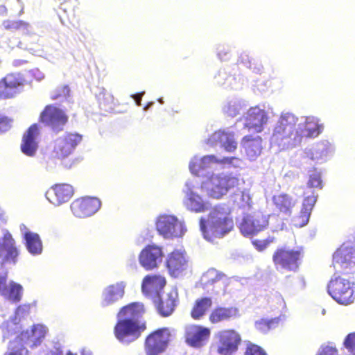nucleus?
Wrapping results in <instances>:
<instances>
[{
	"mask_svg": "<svg viewBox=\"0 0 355 355\" xmlns=\"http://www.w3.org/2000/svg\"><path fill=\"white\" fill-rule=\"evenodd\" d=\"M333 261L340 270L328 283V293L338 304H350L355 300V282L348 275L353 273L355 254L347 248L339 249L334 253Z\"/></svg>",
	"mask_w": 355,
	"mask_h": 355,
	"instance_id": "f257e3e1",
	"label": "nucleus"
},
{
	"mask_svg": "<svg viewBox=\"0 0 355 355\" xmlns=\"http://www.w3.org/2000/svg\"><path fill=\"white\" fill-rule=\"evenodd\" d=\"M145 311L141 302H132L121 307L117 313L118 320L114 327L116 339L125 343L137 340L147 329L145 321L138 320Z\"/></svg>",
	"mask_w": 355,
	"mask_h": 355,
	"instance_id": "f03ea898",
	"label": "nucleus"
},
{
	"mask_svg": "<svg viewBox=\"0 0 355 355\" xmlns=\"http://www.w3.org/2000/svg\"><path fill=\"white\" fill-rule=\"evenodd\" d=\"M298 118L291 112H283L279 116L270 137L271 147L279 150L293 148L302 141V136L297 130Z\"/></svg>",
	"mask_w": 355,
	"mask_h": 355,
	"instance_id": "7ed1b4c3",
	"label": "nucleus"
},
{
	"mask_svg": "<svg viewBox=\"0 0 355 355\" xmlns=\"http://www.w3.org/2000/svg\"><path fill=\"white\" fill-rule=\"evenodd\" d=\"M210 216L207 225L204 219H201L200 223V229L207 240L212 241L216 238H221L233 229V220L226 211L220 212L218 208L215 207Z\"/></svg>",
	"mask_w": 355,
	"mask_h": 355,
	"instance_id": "20e7f679",
	"label": "nucleus"
},
{
	"mask_svg": "<svg viewBox=\"0 0 355 355\" xmlns=\"http://www.w3.org/2000/svg\"><path fill=\"white\" fill-rule=\"evenodd\" d=\"M244 181L229 174L211 175L205 183L207 195L214 199H220L230 191L240 190V185Z\"/></svg>",
	"mask_w": 355,
	"mask_h": 355,
	"instance_id": "39448f33",
	"label": "nucleus"
},
{
	"mask_svg": "<svg viewBox=\"0 0 355 355\" xmlns=\"http://www.w3.org/2000/svg\"><path fill=\"white\" fill-rule=\"evenodd\" d=\"M303 257L301 250L287 247L277 248L272 254V262L277 270L296 272Z\"/></svg>",
	"mask_w": 355,
	"mask_h": 355,
	"instance_id": "423d86ee",
	"label": "nucleus"
},
{
	"mask_svg": "<svg viewBox=\"0 0 355 355\" xmlns=\"http://www.w3.org/2000/svg\"><path fill=\"white\" fill-rule=\"evenodd\" d=\"M173 338V332L168 327H162L152 331L144 340L146 354L159 355L164 352Z\"/></svg>",
	"mask_w": 355,
	"mask_h": 355,
	"instance_id": "0eeeda50",
	"label": "nucleus"
},
{
	"mask_svg": "<svg viewBox=\"0 0 355 355\" xmlns=\"http://www.w3.org/2000/svg\"><path fill=\"white\" fill-rule=\"evenodd\" d=\"M269 225V215L257 211L243 216L239 230L244 236H253L264 231Z\"/></svg>",
	"mask_w": 355,
	"mask_h": 355,
	"instance_id": "6e6552de",
	"label": "nucleus"
},
{
	"mask_svg": "<svg viewBox=\"0 0 355 355\" xmlns=\"http://www.w3.org/2000/svg\"><path fill=\"white\" fill-rule=\"evenodd\" d=\"M46 334V329L44 326L41 324L33 325L30 330L22 331L17 338L10 341L6 352H10L13 350V346L15 345L22 347L26 350L27 349L24 344H29L31 347H36L42 343Z\"/></svg>",
	"mask_w": 355,
	"mask_h": 355,
	"instance_id": "1a4fd4ad",
	"label": "nucleus"
},
{
	"mask_svg": "<svg viewBox=\"0 0 355 355\" xmlns=\"http://www.w3.org/2000/svg\"><path fill=\"white\" fill-rule=\"evenodd\" d=\"M68 121V115L53 105L45 106L40 115V122L49 127L56 134L64 130Z\"/></svg>",
	"mask_w": 355,
	"mask_h": 355,
	"instance_id": "9d476101",
	"label": "nucleus"
},
{
	"mask_svg": "<svg viewBox=\"0 0 355 355\" xmlns=\"http://www.w3.org/2000/svg\"><path fill=\"white\" fill-rule=\"evenodd\" d=\"M216 352L219 355H233L241 343L240 334L234 329H224L217 334Z\"/></svg>",
	"mask_w": 355,
	"mask_h": 355,
	"instance_id": "9b49d317",
	"label": "nucleus"
},
{
	"mask_svg": "<svg viewBox=\"0 0 355 355\" xmlns=\"http://www.w3.org/2000/svg\"><path fill=\"white\" fill-rule=\"evenodd\" d=\"M82 140L83 135L78 132H66L55 140L53 152L58 159H63L73 153Z\"/></svg>",
	"mask_w": 355,
	"mask_h": 355,
	"instance_id": "f8f14e48",
	"label": "nucleus"
},
{
	"mask_svg": "<svg viewBox=\"0 0 355 355\" xmlns=\"http://www.w3.org/2000/svg\"><path fill=\"white\" fill-rule=\"evenodd\" d=\"M157 231L165 239H173L184 234L182 223L174 216L163 214L157 218L155 222Z\"/></svg>",
	"mask_w": 355,
	"mask_h": 355,
	"instance_id": "ddd939ff",
	"label": "nucleus"
},
{
	"mask_svg": "<svg viewBox=\"0 0 355 355\" xmlns=\"http://www.w3.org/2000/svg\"><path fill=\"white\" fill-rule=\"evenodd\" d=\"M20 254L19 248L11 233L6 230L0 237L1 264H16Z\"/></svg>",
	"mask_w": 355,
	"mask_h": 355,
	"instance_id": "4468645a",
	"label": "nucleus"
},
{
	"mask_svg": "<svg viewBox=\"0 0 355 355\" xmlns=\"http://www.w3.org/2000/svg\"><path fill=\"white\" fill-rule=\"evenodd\" d=\"M25 80L19 73H10L0 79V99L14 98L24 87Z\"/></svg>",
	"mask_w": 355,
	"mask_h": 355,
	"instance_id": "2eb2a0df",
	"label": "nucleus"
},
{
	"mask_svg": "<svg viewBox=\"0 0 355 355\" xmlns=\"http://www.w3.org/2000/svg\"><path fill=\"white\" fill-rule=\"evenodd\" d=\"M210 336V329L200 324H189L184 329L185 342L192 347H202L208 341Z\"/></svg>",
	"mask_w": 355,
	"mask_h": 355,
	"instance_id": "dca6fc26",
	"label": "nucleus"
},
{
	"mask_svg": "<svg viewBox=\"0 0 355 355\" xmlns=\"http://www.w3.org/2000/svg\"><path fill=\"white\" fill-rule=\"evenodd\" d=\"M164 253L162 248L155 245H146L140 252L139 261L146 270H152L162 263Z\"/></svg>",
	"mask_w": 355,
	"mask_h": 355,
	"instance_id": "f3484780",
	"label": "nucleus"
},
{
	"mask_svg": "<svg viewBox=\"0 0 355 355\" xmlns=\"http://www.w3.org/2000/svg\"><path fill=\"white\" fill-rule=\"evenodd\" d=\"M101 201L96 198L85 197L75 200L71 205L73 215L78 218L89 217L101 207Z\"/></svg>",
	"mask_w": 355,
	"mask_h": 355,
	"instance_id": "a211bd4d",
	"label": "nucleus"
},
{
	"mask_svg": "<svg viewBox=\"0 0 355 355\" xmlns=\"http://www.w3.org/2000/svg\"><path fill=\"white\" fill-rule=\"evenodd\" d=\"M268 115L266 110L259 107H250L245 117L244 127L248 130L260 133L264 130V126L268 122Z\"/></svg>",
	"mask_w": 355,
	"mask_h": 355,
	"instance_id": "6ab92c4d",
	"label": "nucleus"
},
{
	"mask_svg": "<svg viewBox=\"0 0 355 355\" xmlns=\"http://www.w3.org/2000/svg\"><path fill=\"white\" fill-rule=\"evenodd\" d=\"M166 284L164 276L159 274L148 275L142 280L141 291L146 296L155 298L159 297Z\"/></svg>",
	"mask_w": 355,
	"mask_h": 355,
	"instance_id": "aec40b11",
	"label": "nucleus"
},
{
	"mask_svg": "<svg viewBox=\"0 0 355 355\" xmlns=\"http://www.w3.org/2000/svg\"><path fill=\"white\" fill-rule=\"evenodd\" d=\"M40 130L37 124L31 125L24 132L21 139L20 148L21 152L28 156L35 155L38 148Z\"/></svg>",
	"mask_w": 355,
	"mask_h": 355,
	"instance_id": "412c9836",
	"label": "nucleus"
},
{
	"mask_svg": "<svg viewBox=\"0 0 355 355\" xmlns=\"http://www.w3.org/2000/svg\"><path fill=\"white\" fill-rule=\"evenodd\" d=\"M73 194V187L68 184H56L46 193V197L53 205L58 206L69 201Z\"/></svg>",
	"mask_w": 355,
	"mask_h": 355,
	"instance_id": "4be33fe9",
	"label": "nucleus"
},
{
	"mask_svg": "<svg viewBox=\"0 0 355 355\" xmlns=\"http://www.w3.org/2000/svg\"><path fill=\"white\" fill-rule=\"evenodd\" d=\"M154 299L156 308L159 313L166 317L172 314L178 303V293L175 290H171L165 295L156 297Z\"/></svg>",
	"mask_w": 355,
	"mask_h": 355,
	"instance_id": "5701e85b",
	"label": "nucleus"
},
{
	"mask_svg": "<svg viewBox=\"0 0 355 355\" xmlns=\"http://www.w3.org/2000/svg\"><path fill=\"white\" fill-rule=\"evenodd\" d=\"M76 1L65 0L60 3L58 15L63 25H71L75 27L76 24L79 23V19L76 15V10L78 8Z\"/></svg>",
	"mask_w": 355,
	"mask_h": 355,
	"instance_id": "b1692460",
	"label": "nucleus"
},
{
	"mask_svg": "<svg viewBox=\"0 0 355 355\" xmlns=\"http://www.w3.org/2000/svg\"><path fill=\"white\" fill-rule=\"evenodd\" d=\"M227 277L225 274L211 268L205 272L201 277V283L205 288L212 286V293H217L220 288L226 285Z\"/></svg>",
	"mask_w": 355,
	"mask_h": 355,
	"instance_id": "393cba45",
	"label": "nucleus"
},
{
	"mask_svg": "<svg viewBox=\"0 0 355 355\" xmlns=\"http://www.w3.org/2000/svg\"><path fill=\"white\" fill-rule=\"evenodd\" d=\"M262 138L260 136H252L251 135L244 136L241 139V146L250 160H254L261 153Z\"/></svg>",
	"mask_w": 355,
	"mask_h": 355,
	"instance_id": "a878e982",
	"label": "nucleus"
},
{
	"mask_svg": "<svg viewBox=\"0 0 355 355\" xmlns=\"http://www.w3.org/2000/svg\"><path fill=\"white\" fill-rule=\"evenodd\" d=\"M184 205L186 208L193 212H205L209 209L210 204L202 199L201 196L191 189L186 192Z\"/></svg>",
	"mask_w": 355,
	"mask_h": 355,
	"instance_id": "bb28decb",
	"label": "nucleus"
},
{
	"mask_svg": "<svg viewBox=\"0 0 355 355\" xmlns=\"http://www.w3.org/2000/svg\"><path fill=\"white\" fill-rule=\"evenodd\" d=\"M187 263L184 253L174 250L168 256L166 267L171 275L178 277L186 269Z\"/></svg>",
	"mask_w": 355,
	"mask_h": 355,
	"instance_id": "cd10ccee",
	"label": "nucleus"
},
{
	"mask_svg": "<svg viewBox=\"0 0 355 355\" xmlns=\"http://www.w3.org/2000/svg\"><path fill=\"white\" fill-rule=\"evenodd\" d=\"M272 201L279 214L283 216H291L296 205V200L284 193L274 195Z\"/></svg>",
	"mask_w": 355,
	"mask_h": 355,
	"instance_id": "c85d7f7f",
	"label": "nucleus"
},
{
	"mask_svg": "<svg viewBox=\"0 0 355 355\" xmlns=\"http://www.w3.org/2000/svg\"><path fill=\"white\" fill-rule=\"evenodd\" d=\"M209 142L211 145L217 143L221 144L222 146L227 152H234L237 148V142L234 138V134L223 130L215 131L209 137Z\"/></svg>",
	"mask_w": 355,
	"mask_h": 355,
	"instance_id": "c756f323",
	"label": "nucleus"
},
{
	"mask_svg": "<svg viewBox=\"0 0 355 355\" xmlns=\"http://www.w3.org/2000/svg\"><path fill=\"white\" fill-rule=\"evenodd\" d=\"M239 310L234 306H216L209 313V320L211 324L230 320L238 315Z\"/></svg>",
	"mask_w": 355,
	"mask_h": 355,
	"instance_id": "7c9ffc66",
	"label": "nucleus"
},
{
	"mask_svg": "<svg viewBox=\"0 0 355 355\" xmlns=\"http://www.w3.org/2000/svg\"><path fill=\"white\" fill-rule=\"evenodd\" d=\"M315 202L316 198L314 196H310L304 199L300 212L293 218V222L296 227H302L308 223Z\"/></svg>",
	"mask_w": 355,
	"mask_h": 355,
	"instance_id": "2f4dec72",
	"label": "nucleus"
},
{
	"mask_svg": "<svg viewBox=\"0 0 355 355\" xmlns=\"http://www.w3.org/2000/svg\"><path fill=\"white\" fill-rule=\"evenodd\" d=\"M235 159V157H232L218 159L214 155H206L198 161L191 162L189 165V168L191 173L197 175L200 169H204L205 168L208 167L211 163L230 164Z\"/></svg>",
	"mask_w": 355,
	"mask_h": 355,
	"instance_id": "473e14b6",
	"label": "nucleus"
},
{
	"mask_svg": "<svg viewBox=\"0 0 355 355\" xmlns=\"http://www.w3.org/2000/svg\"><path fill=\"white\" fill-rule=\"evenodd\" d=\"M124 285L122 283H116L108 286L103 293L102 305L106 306L110 305L124 295Z\"/></svg>",
	"mask_w": 355,
	"mask_h": 355,
	"instance_id": "72a5a7b5",
	"label": "nucleus"
},
{
	"mask_svg": "<svg viewBox=\"0 0 355 355\" xmlns=\"http://www.w3.org/2000/svg\"><path fill=\"white\" fill-rule=\"evenodd\" d=\"M212 305L213 302L211 297H203L196 299L190 311L191 317L195 320L202 319Z\"/></svg>",
	"mask_w": 355,
	"mask_h": 355,
	"instance_id": "f704fd0d",
	"label": "nucleus"
},
{
	"mask_svg": "<svg viewBox=\"0 0 355 355\" xmlns=\"http://www.w3.org/2000/svg\"><path fill=\"white\" fill-rule=\"evenodd\" d=\"M23 294V286L14 281H10L8 286L5 293H3L2 297L11 303L17 304L21 300Z\"/></svg>",
	"mask_w": 355,
	"mask_h": 355,
	"instance_id": "c9c22d12",
	"label": "nucleus"
},
{
	"mask_svg": "<svg viewBox=\"0 0 355 355\" xmlns=\"http://www.w3.org/2000/svg\"><path fill=\"white\" fill-rule=\"evenodd\" d=\"M322 127L317 120L313 117H307L304 121V128L301 130L300 135L306 138H314L318 137L322 131Z\"/></svg>",
	"mask_w": 355,
	"mask_h": 355,
	"instance_id": "e433bc0d",
	"label": "nucleus"
},
{
	"mask_svg": "<svg viewBox=\"0 0 355 355\" xmlns=\"http://www.w3.org/2000/svg\"><path fill=\"white\" fill-rule=\"evenodd\" d=\"M26 246L28 251L32 254H40L42 251V243L40 236L33 232H26L24 234Z\"/></svg>",
	"mask_w": 355,
	"mask_h": 355,
	"instance_id": "4c0bfd02",
	"label": "nucleus"
},
{
	"mask_svg": "<svg viewBox=\"0 0 355 355\" xmlns=\"http://www.w3.org/2000/svg\"><path fill=\"white\" fill-rule=\"evenodd\" d=\"M280 322L279 317L272 318H262L254 322L255 329L263 334H266L278 327Z\"/></svg>",
	"mask_w": 355,
	"mask_h": 355,
	"instance_id": "58836bf2",
	"label": "nucleus"
},
{
	"mask_svg": "<svg viewBox=\"0 0 355 355\" xmlns=\"http://www.w3.org/2000/svg\"><path fill=\"white\" fill-rule=\"evenodd\" d=\"M234 203L239 208H250L252 206V197L248 190L240 191V193L236 194Z\"/></svg>",
	"mask_w": 355,
	"mask_h": 355,
	"instance_id": "ea45409f",
	"label": "nucleus"
},
{
	"mask_svg": "<svg viewBox=\"0 0 355 355\" xmlns=\"http://www.w3.org/2000/svg\"><path fill=\"white\" fill-rule=\"evenodd\" d=\"M99 105L105 109L113 110L116 105L113 95L106 90H103L98 96Z\"/></svg>",
	"mask_w": 355,
	"mask_h": 355,
	"instance_id": "a19ab883",
	"label": "nucleus"
},
{
	"mask_svg": "<svg viewBox=\"0 0 355 355\" xmlns=\"http://www.w3.org/2000/svg\"><path fill=\"white\" fill-rule=\"evenodd\" d=\"M275 241V238L269 236L266 239H255L252 241V244L258 251H263L266 249L269 245Z\"/></svg>",
	"mask_w": 355,
	"mask_h": 355,
	"instance_id": "79ce46f5",
	"label": "nucleus"
},
{
	"mask_svg": "<svg viewBox=\"0 0 355 355\" xmlns=\"http://www.w3.org/2000/svg\"><path fill=\"white\" fill-rule=\"evenodd\" d=\"M244 355H267L266 352L259 345L248 343L247 344Z\"/></svg>",
	"mask_w": 355,
	"mask_h": 355,
	"instance_id": "37998d69",
	"label": "nucleus"
},
{
	"mask_svg": "<svg viewBox=\"0 0 355 355\" xmlns=\"http://www.w3.org/2000/svg\"><path fill=\"white\" fill-rule=\"evenodd\" d=\"M346 349L353 354H355V332L349 334L343 343Z\"/></svg>",
	"mask_w": 355,
	"mask_h": 355,
	"instance_id": "c03bdc74",
	"label": "nucleus"
},
{
	"mask_svg": "<svg viewBox=\"0 0 355 355\" xmlns=\"http://www.w3.org/2000/svg\"><path fill=\"white\" fill-rule=\"evenodd\" d=\"M307 184L309 187L321 189L322 185L320 174L318 172H314L310 175Z\"/></svg>",
	"mask_w": 355,
	"mask_h": 355,
	"instance_id": "a18cd8bd",
	"label": "nucleus"
},
{
	"mask_svg": "<svg viewBox=\"0 0 355 355\" xmlns=\"http://www.w3.org/2000/svg\"><path fill=\"white\" fill-rule=\"evenodd\" d=\"M11 128V120L7 116L0 115V132H4Z\"/></svg>",
	"mask_w": 355,
	"mask_h": 355,
	"instance_id": "49530a36",
	"label": "nucleus"
},
{
	"mask_svg": "<svg viewBox=\"0 0 355 355\" xmlns=\"http://www.w3.org/2000/svg\"><path fill=\"white\" fill-rule=\"evenodd\" d=\"M225 112L227 116L234 117L239 113V106L236 105L228 104L225 107Z\"/></svg>",
	"mask_w": 355,
	"mask_h": 355,
	"instance_id": "de8ad7c7",
	"label": "nucleus"
},
{
	"mask_svg": "<svg viewBox=\"0 0 355 355\" xmlns=\"http://www.w3.org/2000/svg\"><path fill=\"white\" fill-rule=\"evenodd\" d=\"M8 278V272H4L3 275H0V295L1 296L8 286V284H7Z\"/></svg>",
	"mask_w": 355,
	"mask_h": 355,
	"instance_id": "09e8293b",
	"label": "nucleus"
},
{
	"mask_svg": "<svg viewBox=\"0 0 355 355\" xmlns=\"http://www.w3.org/2000/svg\"><path fill=\"white\" fill-rule=\"evenodd\" d=\"M28 350L22 347L13 346V350L10 352H5L3 355H28Z\"/></svg>",
	"mask_w": 355,
	"mask_h": 355,
	"instance_id": "8fccbe9b",
	"label": "nucleus"
},
{
	"mask_svg": "<svg viewBox=\"0 0 355 355\" xmlns=\"http://www.w3.org/2000/svg\"><path fill=\"white\" fill-rule=\"evenodd\" d=\"M28 24L22 21H12L6 26V28L11 29H20L27 27Z\"/></svg>",
	"mask_w": 355,
	"mask_h": 355,
	"instance_id": "3c124183",
	"label": "nucleus"
},
{
	"mask_svg": "<svg viewBox=\"0 0 355 355\" xmlns=\"http://www.w3.org/2000/svg\"><path fill=\"white\" fill-rule=\"evenodd\" d=\"M338 354V350L336 348L330 347V346H326L324 347L322 350V352L318 355H337Z\"/></svg>",
	"mask_w": 355,
	"mask_h": 355,
	"instance_id": "603ef678",
	"label": "nucleus"
},
{
	"mask_svg": "<svg viewBox=\"0 0 355 355\" xmlns=\"http://www.w3.org/2000/svg\"><path fill=\"white\" fill-rule=\"evenodd\" d=\"M31 309V305L29 304H24L17 306V313L19 315H23L24 313H27L29 312Z\"/></svg>",
	"mask_w": 355,
	"mask_h": 355,
	"instance_id": "864d4df0",
	"label": "nucleus"
},
{
	"mask_svg": "<svg viewBox=\"0 0 355 355\" xmlns=\"http://www.w3.org/2000/svg\"><path fill=\"white\" fill-rule=\"evenodd\" d=\"M142 94H137L134 96V99L137 105H141Z\"/></svg>",
	"mask_w": 355,
	"mask_h": 355,
	"instance_id": "5fc2aeb1",
	"label": "nucleus"
},
{
	"mask_svg": "<svg viewBox=\"0 0 355 355\" xmlns=\"http://www.w3.org/2000/svg\"><path fill=\"white\" fill-rule=\"evenodd\" d=\"M62 89L63 93L62 94H58V98L61 96H67L69 94V89L68 87L64 86V87H63L62 88Z\"/></svg>",
	"mask_w": 355,
	"mask_h": 355,
	"instance_id": "6e6d98bb",
	"label": "nucleus"
},
{
	"mask_svg": "<svg viewBox=\"0 0 355 355\" xmlns=\"http://www.w3.org/2000/svg\"><path fill=\"white\" fill-rule=\"evenodd\" d=\"M67 355H76V354H73L72 352H68L67 353Z\"/></svg>",
	"mask_w": 355,
	"mask_h": 355,
	"instance_id": "4d7b16f0",
	"label": "nucleus"
},
{
	"mask_svg": "<svg viewBox=\"0 0 355 355\" xmlns=\"http://www.w3.org/2000/svg\"><path fill=\"white\" fill-rule=\"evenodd\" d=\"M278 299L281 301V302H283V298L282 297V296H278Z\"/></svg>",
	"mask_w": 355,
	"mask_h": 355,
	"instance_id": "13d9d810",
	"label": "nucleus"
},
{
	"mask_svg": "<svg viewBox=\"0 0 355 355\" xmlns=\"http://www.w3.org/2000/svg\"><path fill=\"white\" fill-rule=\"evenodd\" d=\"M248 63H249V65L248 66V67H251V65H250V61L248 60Z\"/></svg>",
	"mask_w": 355,
	"mask_h": 355,
	"instance_id": "bf43d9fd",
	"label": "nucleus"
}]
</instances>
